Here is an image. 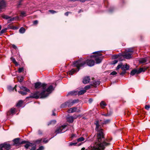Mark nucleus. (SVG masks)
Wrapping results in <instances>:
<instances>
[{"mask_svg": "<svg viewBox=\"0 0 150 150\" xmlns=\"http://www.w3.org/2000/svg\"><path fill=\"white\" fill-rule=\"evenodd\" d=\"M123 71H122L120 73V75H123L126 73V71H125V70H123Z\"/></svg>", "mask_w": 150, "mask_h": 150, "instance_id": "c03bdc74", "label": "nucleus"}, {"mask_svg": "<svg viewBox=\"0 0 150 150\" xmlns=\"http://www.w3.org/2000/svg\"><path fill=\"white\" fill-rule=\"evenodd\" d=\"M68 107H70L73 105L78 102V100H69L68 101Z\"/></svg>", "mask_w": 150, "mask_h": 150, "instance_id": "9b49d317", "label": "nucleus"}, {"mask_svg": "<svg viewBox=\"0 0 150 150\" xmlns=\"http://www.w3.org/2000/svg\"><path fill=\"white\" fill-rule=\"evenodd\" d=\"M18 81L21 82L23 80V78L22 77H18Z\"/></svg>", "mask_w": 150, "mask_h": 150, "instance_id": "72a5a7b5", "label": "nucleus"}, {"mask_svg": "<svg viewBox=\"0 0 150 150\" xmlns=\"http://www.w3.org/2000/svg\"><path fill=\"white\" fill-rule=\"evenodd\" d=\"M11 61H12L13 62L16 66H17L18 65V63L16 61V60L15 59H14V58H13V57H11Z\"/></svg>", "mask_w": 150, "mask_h": 150, "instance_id": "bb28decb", "label": "nucleus"}, {"mask_svg": "<svg viewBox=\"0 0 150 150\" xmlns=\"http://www.w3.org/2000/svg\"><path fill=\"white\" fill-rule=\"evenodd\" d=\"M101 56V54H99L96 56H91V58H95L96 63L98 64L101 62V59L100 57Z\"/></svg>", "mask_w": 150, "mask_h": 150, "instance_id": "1a4fd4ad", "label": "nucleus"}, {"mask_svg": "<svg viewBox=\"0 0 150 150\" xmlns=\"http://www.w3.org/2000/svg\"><path fill=\"white\" fill-rule=\"evenodd\" d=\"M74 117L72 116H69L67 118V122L69 123H72L74 121Z\"/></svg>", "mask_w": 150, "mask_h": 150, "instance_id": "a211bd4d", "label": "nucleus"}, {"mask_svg": "<svg viewBox=\"0 0 150 150\" xmlns=\"http://www.w3.org/2000/svg\"><path fill=\"white\" fill-rule=\"evenodd\" d=\"M100 106L101 108H104L106 105V103L104 101H102L100 104Z\"/></svg>", "mask_w": 150, "mask_h": 150, "instance_id": "4be33fe9", "label": "nucleus"}, {"mask_svg": "<svg viewBox=\"0 0 150 150\" xmlns=\"http://www.w3.org/2000/svg\"><path fill=\"white\" fill-rule=\"evenodd\" d=\"M49 11L50 13L52 14H54V13H56L57 12V11H54V10H49Z\"/></svg>", "mask_w": 150, "mask_h": 150, "instance_id": "e433bc0d", "label": "nucleus"}, {"mask_svg": "<svg viewBox=\"0 0 150 150\" xmlns=\"http://www.w3.org/2000/svg\"><path fill=\"white\" fill-rule=\"evenodd\" d=\"M42 139L38 140L36 141V142L38 143H40L42 141Z\"/></svg>", "mask_w": 150, "mask_h": 150, "instance_id": "37998d69", "label": "nucleus"}, {"mask_svg": "<svg viewBox=\"0 0 150 150\" xmlns=\"http://www.w3.org/2000/svg\"><path fill=\"white\" fill-rule=\"evenodd\" d=\"M122 63H120V64H119L116 67V69L118 70L120 68H121L122 69Z\"/></svg>", "mask_w": 150, "mask_h": 150, "instance_id": "2f4dec72", "label": "nucleus"}, {"mask_svg": "<svg viewBox=\"0 0 150 150\" xmlns=\"http://www.w3.org/2000/svg\"><path fill=\"white\" fill-rule=\"evenodd\" d=\"M85 139L83 137H81L77 139V141L78 142H80L83 141Z\"/></svg>", "mask_w": 150, "mask_h": 150, "instance_id": "c756f323", "label": "nucleus"}, {"mask_svg": "<svg viewBox=\"0 0 150 150\" xmlns=\"http://www.w3.org/2000/svg\"><path fill=\"white\" fill-rule=\"evenodd\" d=\"M27 16V15L26 14V13L25 12L23 11H21L20 16L21 17H23L25 16Z\"/></svg>", "mask_w": 150, "mask_h": 150, "instance_id": "a878e982", "label": "nucleus"}, {"mask_svg": "<svg viewBox=\"0 0 150 150\" xmlns=\"http://www.w3.org/2000/svg\"><path fill=\"white\" fill-rule=\"evenodd\" d=\"M147 59L145 58H142L139 60L140 63L144 64L146 62Z\"/></svg>", "mask_w": 150, "mask_h": 150, "instance_id": "412c9836", "label": "nucleus"}, {"mask_svg": "<svg viewBox=\"0 0 150 150\" xmlns=\"http://www.w3.org/2000/svg\"><path fill=\"white\" fill-rule=\"evenodd\" d=\"M150 108V106L149 105H146L145 106V109L148 110Z\"/></svg>", "mask_w": 150, "mask_h": 150, "instance_id": "a19ab883", "label": "nucleus"}, {"mask_svg": "<svg viewBox=\"0 0 150 150\" xmlns=\"http://www.w3.org/2000/svg\"><path fill=\"white\" fill-rule=\"evenodd\" d=\"M56 122V121L55 120L51 121L50 122H49L48 123L47 125L48 126L49 125H50L51 124L52 122H54V123H55Z\"/></svg>", "mask_w": 150, "mask_h": 150, "instance_id": "58836bf2", "label": "nucleus"}, {"mask_svg": "<svg viewBox=\"0 0 150 150\" xmlns=\"http://www.w3.org/2000/svg\"><path fill=\"white\" fill-rule=\"evenodd\" d=\"M46 88L45 89H43V90L41 92L37 91L32 93L30 97L36 99L45 98L48 96L49 94L51 93L54 89L52 85H50L46 90Z\"/></svg>", "mask_w": 150, "mask_h": 150, "instance_id": "f257e3e1", "label": "nucleus"}, {"mask_svg": "<svg viewBox=\"0 0 150 150\" xmlns=\"http://www.w3.org/2000/svg\"><path fill=\"white\" fill-rule=\"evenodd\" d=\"M23 103V101L22 100H20L16 104L17 106H20Z\"/></svg>", "mask_w": 150, "mask_h": 150, "instance_id": "473e14b6", "label": "nucleus"}, {"mask_svg": "<svg viewBox=\"0 0 150 150\" xmlns=\"http://www.w3.org/2000/svg\"><path fill=\"white\" fill-rule=\"evenodd\" d=\"M17 18H18V19H19L18 17H17Z\"/></svg>", "mask_w": 150, "mask_h": 150, "instance_id": "e2e57ef3", "label": "nucleus"}, {"mask_svg": "<svg viewBox=\"0 0 150 150\" xmlns=\"http://www.w3.org/2000/svg\"><path fill=\"white\" fill-rule=\"evenodd\" d=\"M133 51L131 48H129L126 50L125 51L122 53V55H115L114 56L115 58L120 59L121 56L123 57L124 58L128 59L130 58L131 57V55L133 54Z\"/></svg>", "mask_w": 150, "mask_h": 150, "instance_id": "7ed1b4c3", "label": "nucleus"}, {"mask_svg": "<svg viewBox=\"0 0 150 150\" xmlns=\"http://www.w3.org/2000/svg\"><path fill=\"white\" fill-rule=\"evenodd\" d=\"M70 13L71 12H67L65 13V15L66 16H68V15L69 13Z\"/></svg>", "mask_w": 150, "mask_h": 150, "instance_id": "603ef678", "label": "nucleus"}, {"mask_svg": "<svg viewBox=\"0 0 150 150\" xmlns=\"http://www.w3.org/2000/svg\"><path fill=\"white\" fill-rule=\"evenodd\" d=\"M78 94V92L76 91H73L70 92L67 94L68 95H75Z\"/></svg>", "mask_w": 150, "mask_h": 150, "instance_id": "aec40b11", "label": "nucleus"}, {"mask_svg": "<svg viewBox=\"0 0 150 150\" xmlns=\"http://www.w3.org/2000/svg\"><path fill=\"white\" fill-rule=\"evenodd\" d=\"M7 30V29H3L1 30L0 31V34H2L6 32V30Z\"/></svg>", "mask_w": 150, "mask_h": 150, "instance_id": "f704fd0d", "label": "nucleus"}, {"mask_svg": "<svg viewBox=\"0 0 150 150\" xmlns=\"http://www.w3.org/2000/svg\"><path fill=\"white\" fill-rule=\"evenodd\" d=\"M73 63L74 66L76 67L79 70L80 67L84 66L86 64L89 66H93L95 64V62L93 60L88 59L86 62L79 60L75 61Z\"/></svg>", "mask_w": 150, "mask_h": 150, "instance_id": "f03ea898", "label": "nucleus"}, {"mask_svg": "<svg viewBox=\"0 0 150 150\" xmlns=\"http://www.w3.org/2000/svg\"><path fill=\"white\" fill-rule=\"evenodd\" d=\"M67 101L62 104L61 105V108H65L68 107V104H67Z\"/></svg>", "mask_w": 150, "mask_h": 150, "instance_id": "5701e85b", "label": "nucleus"}, {"mask_svg": "<svg viewBox=\"0 0 150 150\" xmlns=\"http://www.w3.org/2000/svg\"><path fill=\"white\" fill-rule=\"evenodd\" d=\"M118 62V61L117 60H114L112 62V64H115L117 63Z\"/></svg>", "mask_w": 150, "mask_h": 150, "instance_id": "de8ad7c7", "label": "nucleus"}, {"mask_svg": "<svg viewBox=\"0 0 150 150\" xmlns=\"http://www.w3.org/2000/svg\"><path fill=\"white\" fill-rule=\"evenodd\" d=\"M38 23V21L37 20H36L33 21V24L35 25H36Z\"/></svg>", "mask_w": 150, "mask_h": 150, "instance_id": "a18cd8bd", "label": "nucleus"}, {"mask_svg": "<svg viewBox=\"0 0 150 150\" xmlns=\"http://www.w3.org/2000/svg\"><path fill=\"white\" fill-rule=\"evenodd\" d=\"M17 29V27H13V29Z\"/></svg>", "mask_w": 150, "mask_h": 150, "instance_id": "4d7b16f0", "label": "nucleus"}, {"mask_svg": "<svg viewBox=\"0 0 150 150\" xmlns=\"http://www.w3.org/2000/svg\"><path fill=\"white\" fill-rule=\"evenodd\" d=\"M11 149L10 145L5 143L0 144V150H9Z\"/></svg>", "mask_w": 150, "mask_h": 150, "instance_id": "39448f33", "label": "nucleus"}, {"mask_svg": "<svg viewBox=\"0 0 150 150\" xmlns=\"http://www.w3.org/2000/svg\"><path fill=\"white\" fill-rule=\"evenodd\" d=\"M81 11V10L79 11V13H80Z\"/></svg>", "mask_w": 150, "mask_h": 150, "instance_id": "052dcab7", "label": "nucleus"}, {"mask_svg": "<svg viewBox=\"0 0 150 150\" xmlns=\"http://www.w3.org/2000/svg\"><path fill=\"white\" fill-rule=\"evenodd\" d=\"M78 69V70H75L74 69H72L71 70L69 73V74L70 75H72L73 74L75 73V72H76L77 71H78L79 70Z\"/></svg>", "mask_w": 150, "mask_h": 150, "instance_id": "6ab92c4d", "label": "nucleus"}, {"mask_svg": "<svg viewBox=\"0 0 150 150\" xmlns=\"http://www.w3.org/2000/svg\"><path fill=\"white\" fill-rule=\"evenodd\" d=\"M16 86H15V87L14 88H16ZM15 90H16V89H15Z\"/></svg>", "mask_w": 150, "mask_h": 150, "instance_id": "13d9d810", "label": "nucleus"}, {"mask_svg": "<svg viewBox=\"0 0 150 150\" xmlns=\"http://www.w3.org/2000/svg\"><path fill=\"white\" fill-rule=\"evenodd\" d=\"M117 74V73L115 71H113L110 74L113 75H116Z\"/></svg>", "mask_w": 150, "mask_h": 150, "instance_id": "ea45409f", "label": "nucleus"}, {"mask_svg": "<svg viewBox=\"0 0 150 150\" xmlns=\"http://www.w3.org/2000/svg\"><path fill=\"white\" fill-rule=\"evenodd\" d=\"M19 31L20 33H23L25 32V29L23 27H22L20 29Z\"/></svg>", "mask_w": 150, "mask_h": 150, "instance_id": "c85d7f7f", "label": "nucleus"}, {"mask_svg": "<svg viewBox=\"0 0 150 150\" xmlns=\"http://www.w3.org/2000/svg\"><path fill=\"white\" fill-rule=\"evenodd\" d=\"M122 67V70H127L129 69V66L126 64L125 65H123Z\"/></svg>", "mask_w": 150, "mask_h": 150, "instance_id": "f3484780", "label": "nucleus"}, {"mask_svg": "<svg viewBox=\"0 0 150 150\" xmlns=\"http://www.w3.org/2000/svg\"><path fill=\"white\" fill-rule=\"evenodd\" d=\"M1 16L3 18L6 19H10V21H13L15 19L14 18H11L10 17L4 14H2Z\"/></svg>", "mask_w": 150, "mask_h": 150, "instance_id": "2eb2a0df", "label": "nucleus"}, {"mask_svg": "<svg viewBox=\"0 0 150 150\" xmlns=\"http://www.w3.org/2000/svg\"><path fill=\"white\" fill-rule=\"evenodd\" d=\"M15 111L16 110L15 108H11L9 111L7 112V115H13L15 113Z\"/></svg>", "mask_w": 150, "mask_h": 150, "instance_id": "dca6fc26", "label": "nucleus"}, {"mask_svg": "<svg viewBox=\"0 0 150 150\" xmlns=\"http://www.w3.org/2000/svg\"><path fill=\"white\" fill-rule=\"evenodd\" d=\"M98 52H95L94 53H93L94 54H95V53H96V54H97V53Z\"/></svg>", "mask_w": 150, "mask_h": 150, "instance_id": "680f3d73", "label": "nucleus"}, {"mask_svg": "<svg viewBox=\"0 0 150 150\" xmlns=\"http://www.w3.org/2000/svg\"><path fill=\"white\" fill-rule=\"evenodd\" d=\"M36 145L34 144H32L30 142H28L25 145V147L26 149L30 148L31 147L30 150H35Z\"/></svg>", "mask_w": 150, "mask_h": 150, "instance_id": "6e6552de", "label": "nucleus"}, {"mask_svg": "<svg viewBox=\"0 0 150 150\" xmlns=\"http://www.w3.org/2000/svg\"><path fill=\"white\" fill-rule=\"evenodd\" d=\"M12 47L13 48H14V49H16L17 47H16L14 45H12Z\"/></svg>", "mask_w": 150, "mask_h": 150, "instance_id": "864d4df0", "label": "nucleus"}, {"mask_svg": "<svg viewBox=\"0 0 150 150\" xmlns=\"http://www.w3.org/2000/svg\"><path fill=\"white\" fill-rule=\"evenodd\" d=\"M86 92V90L84 89L78 92V94L79 95H81L84 93Z\"/></svg>", "mask_w": 150, "mask_h": 150, "instance_id": "393cba45", "label": "nucleus"}, {"mask_svg": "<svg viewBox=\"0 0 150 150\" xmlns=\"http://www.w3.org/2000/svg\"><path fill=\"white\" fill-rule=\"evenodd\" d=\"M102 115H103L104 116H108V114H103Z\"/></svg>", "mask_w": 150, "mask_h": 150, "instance_id": "5fc2aeb1", "label": "nucleus"}, {"mask_svg": "<svg viewBox=\"0 0 150 150\" xmlns=\"http://www.w3.org/2000/svg\"><path fill=\"white\" fill-rule=\"evenodd\" d=\"M20 139L19 138H17L14 139L13 140L14 143L16 144H20V143L19 142Z\"/></svg>", "mask_w": 150, "mask_h": 150, "instance_id": "b1692460", "label": "nucleus"}, {"mask_svg": "<svg viewBox=\"0 0 150 150\" xmlns=\"http://www.w3.org/2000/svg\"><path fill=\"white\" fill-rule=\"evenodd\" d=\"M146 69L145 68H141L138 70L136 69H133L131 71L130 75L132 76H133L136 74H139L142 72L145 71L146 70Z\"/></svg>", "mask_w": 150, "mask_h": 150, "instance_id": "20e7f679", "label": "nucleus"}, {"mask_svg": "<svg viewBox=\"0 0 150 150\" xmlns=\"http://www.w3.org/2000/svg\"><path fill=\"white\" fill-rule=\"evenodd\" d=\"M21 88L22 90H24V91H19L18 92L19 93L23 95H24L26 94L27 92L29 91V89L24 87L22 86Z\"/></svg>", "mask_w": 150, "mask_h": 150, "instance_id": "f8f14e48", "label": "nucleus"}, {"mask_svg": "<svg viewBox=\"0 0 150 150\" xmlns=\"http://www.w3.org/2000/svg\"><path fill=\"white\" fill-rule=\"evenodd\" d=\"M52 115L53 116H55L56 115V114L54 113V112H53L52 113Z\"/></svg>", "mask_w": 150, "mask_h": 150, "instance_id": "6e6d98bb", "label": "nucleus"}, {"mask_svg": "<svg viewBox=\"0 0 150 150\" xmlns=\"http://www.w3.org/2000/svg\"><path fill=\"white\" fill-rule=\"evenodd\" d=\"M48 140H46V139H44L43 140V142L45 143H47L48 142Z\"/></svg>", "mask_w": 150, "mask_h": 150, "instance_id": "8fccbe9b", "label": "nucleus"}, {"mask_svg": "<svg viewBox=\"0 0 150 150\" xmlns=\"http://www.w3.org/2000/svg\"><path fill=\"white\" fill-rule=\"evenodd\" d=\"M110 122V120L109 119L103 121V124H107L109 123Z\"/></svg>", "mask_w": 150, "mask_h": 150, "instance_id": "7c9ffc66", "label": "nucleus"}, {"mask_svg": "<svg viewBox=\"0 0 150 150\" xmlns=\"http://www.w3.org/2000/svg\"><path fill=\"white\" fill-rule=\"evenodd\" d=\"M6 6L5 1L2 0L0 1V12L4 11Z\"/></svg>", "mask_w": 150, "mask_h": 150, "instance_id": "9d476101", "label": "nucleus"}, {"mask_svg": "<svg viewBox=\"0 0 150 150\" xmlns=\"http://www.w3.org/2000/svg\"><path fill=\"white\" fill-rule=\"evenodd\" d=\"M44 149V147L42 146H41L39 147V150H42Z\"/></svg>", "mask_w": 150, "mask_h": 150, "instance_id": "09e8293b", "label": "nucleus"}, {"mask_svg": "<svg viewBox=\"0 0 150 150\" xmlns=\"http://www.w3.org/2000/svg\"><path fill=\"white\" fill-rule=\"evenodd\" d=\"M1 25H0V30L1 29Z\"/></svg>", "mask_w": 150, "mask_h": 150, "instance_id": "bf43d9fd", "label": "nucleus"}, {"mask_svg": "<svg viewBox=\"0 0 150 150\" xmlns=\"http://www.w3.org/2000/svg\"><path fill=\"white\" fill-rule=\"evenodd\" d=\"M86 0H72L73 1H79L80 2H84Z\"/></svg>", "mask_w": 150, "mask_h": 150, "instance_id": "49530a36", "label": "nucleus"}, {"mask_svg": "<svg viewBox=\"0 0 150 150\" xmlns=\"http://www.w3.org/2000/svg\"><path fill=\"white\" fill-rule=\"evenodd\" d=\"M23 71V68H19L18 71L19 73H21Z\"/></svg>", "mask_w": 150, "mask_h": 150, "instance_id": "4c0bfd02", "label": "nucleus"}, {"mask_svg": "<svg viewBox=\"0 0 150 150\" xmlns=\"http://www.w3.org/2000/svg\"><path fill=\"white\" fill-rule=\"evenodd\" d=\"M28 143V142L27 141H26L24 140V141H22L21 142V143H20V144H25V143H26V144H27Z\"/></svg>", "mask_w": 150, "mask_h": 150, "instance_id": "79ce46f5", "label": "nucleus"}, {"mask_svg": "<svg viewBox=\"0 0 150 150\" xmlns=\"http://www.w3.org/2000/svg\"><path fill=\"white\" fill-rule=\"evenodd\" d=\"M77 108L75 107H74L69 108L68 110V112L69 113H73L77 111ZM78 111H77L78 112Z\"/></svg>", "mask_w": 150, "mask_h": 150, "instance_id": "ddd939ff", "label": "nucleus"}, {"mask_svg": "<svg viewBox=\"0 0 150 150\" xmlns=\"http://www.w3.org/2000/svg\"><path fill=\"white\" fill-rule=\"evenodd\" d=\"M47 86V84L45 83H41L40 82H37L35 84V88L42 87L43 89H45Z\"/></svg>", "mask_w": 150, "mask_h": 150, "instance_id": "0eeeda50", "label": "nucleus"}, {"mask_svg": "<svg viewBox=\"0 0 150 150\" xmlns=\"http://www.w3.org/2000/svg\"><path fill=\"white\" fill-rule=\"evenodd\" d=\"M100 84V82L99 81H94L93 82V86L95 87L97 86Z\"/></svg>", "mask_w": 150, "mask_h": 150, "instance_id": "cd10ccee", "label": "nucleus"}, {"mask_svg": "<svg viewBox=\"0 0 150 150\" xmlns=\"http://www.w3.org/2000/svg\"><path fill=\"white\" fill-rule=\"evenodd\" d=\"M90 87L91 86L90 85L86 86L84 87V90H86H86H88L90 88Z\"/></svg>", "mask_w": 150, "mask_h": 150, "instance_id": "c9c22d12", "label": "nucleus"}, {"mask_svg": "<svg viewBox=\"0 0 150 150\" xmlns=\"http://www.w3.org/2000/svg\"><path fill=\"white\" fill-rule=\"evenodd\" d=\"M90 79L88 76L85 77L83 79V82L84 84H87L90 81Z\"/></svg>", "mask_w": 150, "mask_h": 150, "instance_id": "4468645a", "label": "nucleus"}, {"mask_svg": "<svg viewBox=\"0 0 150 150\" xmlns=\"http://www.w3.org/2000/svg\"><path fill=\"white\" fill-rule=\"evenodd\" d=\"M66 126V125H64L59 127L56 130L55 133L56 134H57L59 133L64 132L66 131V130H64V129Z\"/></svg>", "mask_w": 150, "mask_h": 150, "instance_id": "423d86ee", "label": "nucleus"}, {"mask_svg": "<svg viewBox=\"0 0 150 150\" xmlns=\"http://www.w3.org/2000/svg\"><path fill=\"white\" fill-rule=\"evenodd\" d=\"M76 143H71L70 144V145L72 146V145H76Z\"/></svg>", "mask_w": 150, "mask_h": 150, "instance_id": "3c124183", "label": "nucleus"}]
</instances>
